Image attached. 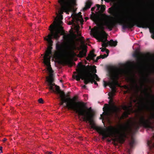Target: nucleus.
Masks as SVG:
<instances>
[{"mask_svg":"<svg viewBox=\"0 0 154 154\" xmlns=\"http://www.w3.org/2000/svg\"><path fill=\"white\" fill-rule=\"evenodd\" d=\"M60 6L55 5L57 10L56 12L57 17L54 18L53 24L49 27L50 33L44 38L47 41L48 46L44 56L43 63L46 66L47 70L49 72V76L46 77L48 82V86L51 92L56 94L60 99V105L62 107H67V94L61 91L59 87L53 83V78L54 72L50 64V55L52 54V46L53 43L52 39L58 40L61 35H63V41L60 42H58L56 44V51L54 55L59 60L60 63L63 65H67V34L65 33L62 27L63 19L62 14L63 12L67 14V0H58Z\"/></svg>","mask_w":154,"mask_h":154,"instance_id":"nucleus-1","label":"nucleus"},{"mask_svg":"<svg viewBox=\"0 0 154 154\" xmlns=\"http://www.w3.org/2000/svg\"><path fill=\"white\" fill-rule=\"evenodd\" d=\"M69 92H68V94ZM75 98L72 100L70 103L69 101L70 98L68 95V110L70 108L77 113L79 117H81L83 121L88 122L90 123L91 128L96 130L103 136L102 139H104L108 137H112L116 134H125V132L127 130L128 128L131 129L130 124L128 123L127 126H121V131L119 130L117 128L113 126H109L106 128V130L103 129L102 128L97 126L93 122L94 115L92 113V109L91 107L85 109V104L82 102H76Z\"/></svg>","mask_w":154,"mask_h":154,"instance_id":"nucleus-2","label":"nucleus"},{"mask_svg":"<svg viewBox=\"0 0 154 154\" xmlns=\"http://www.w3.org/2000/svg\"><path fill=\"white\" fill-rule=\"evenodd\" d=\"M139 14L134 13L127 16L125 18L128 22L127 23L123 22L122 19H119L116 21H112L109 19V16H106L103 19V25L111 31L112 29L117 26L118 23L122 24L123 29H131L136 26L139 28H149L150 32L152 33L151 37L154 39V23L152 20L147 18L146 20H142Z\"/></svg>","mask_w":154,"mask_h":154,"instance_id":"nucleus-3","label":"nucleus"},{"mask_svg":"<svg viewBox=\"0 0 154 154\" xmlns=\"http://www.w3.org/2000/svg\"><path fill=\"white\" fill-rule=\"evenodd\" d=\"M76 0H68V14L69 12L71 13L70 17L72 18V22H68V25L72 24L73 27L71 26V29L68 32V66H72L75 65L74 63L70 62L69 56L70 53H74V51L76 49V42L77 35L75 33L73 30H75L78 35H81V33L79 32V29L74 23V21L77 17V14L75 13L76 9L75 6L76 5Z\"/></svg>","mask_w":154,"mask_h":154,"instance_id":"nucleus-4","label":"nucleus"},{"mask_svg":"<svg viewBox=\"0 0 154 154\" xmlns=\"http://www.w3.org/2000/svg\"><path fill=\"white\" fill-rule=\"evenodd\" d=\"M109 73L111 82L109 83V86L111 88L112 92L109 93V98L115 95L116 92V85L119 84L118 82L120 77L125 76L126 74V70L121 69L112 68L109 71Z\"/></svg>","mask_w":154,"mask_h":154,"instance_id":"nucleus-5","label":"nucleus"},{"mask_svg":"<svg viewBox=\"0 0 154 154\" xmlns=\"http://www.w3.org/2000/svg\"><path fill=\"white\" fill-rule=\"evenodd\" d=\"M78 66L79 68L77 70V74L74 76L77 81H79L81 79L82 80H84V83L85 85L89 83L91 84L94 83L95 85H98V84L95 81V79L97 81H99L100 79L99 78L96 74H93L90 73L91 68H89L88 72H86L82 69V65L81 64L79 63Z\"/></svg>","mask_w":154,"mask_h":154,"instance_id":"nucleus-6","label":"nucleus"},{"mask_svg":"<svg viewBox=\"0 0 154 154\" xmlns=\"http://www.w3.org/2000/svg\"><path fill=\"white\" fill-rule=\"evenodd\" d=\"M147 89H146L144 91L146 94L147 96H150L153 100V101L151 103L152 109H154V95H150L147 92ZM153 120V122L154 123V113L152 114L151 116L149 119H146L143 115L141 116L139 118V122H135L134 124V131L136 132L137 131L141 126L146 128L151 129L152 130L154 129V126L152 125V123L151 120Z\"/></svg>","mask_w":154,"mask_h":154,"instance_id":"nucleus-7","label":"nucleus"},{"mask_svg":"<svg viewBox=\"0 0 154 154\" xmlns=\"http://www.w3.org/2000/svg\"><path fill=\"white\" fill-rule=\"evenodd\" d=\"M133 56L137 58L138 66L141 70L140 72L142 75L140 88H142L144 83L148 80L147 76L145 75L144 71L145 67L143 64V61L146 56L144 55L140 56L139 55L138 53L137 52L134 54Z\"/></svg>","mask_w":154,"mask_h":154,"instance_id":"nucleus-8","label":"nucleus"},{"mask_svg":"<svg viewBox=\"0 0 154 154\" xmlns=\"http://www.w3.org/2000/svg\"><path fill=\"white\" fill-rule=\"evenodd\" d=\"M100 28L101 31L97 33L96 38L98 40L99 42H103L104 39L106 40V34L104 31L105 28L103 26H100Z\"/></svg>","mask_w":154,"mask_h":154,"instance_id":"nucleus-9","label":"nucleus"},{"mask_svg":"<svg viewBox=\"0 0 154 154\" xmlns=\"http://www.w3.org/2000/svg\"><path fill=\"white\" fill-rule=\"evenodd\" d=\"M102 42V47H106L108 45H110L111 46H116L117 45V42L116 41H113L112 39L110 41H108L107 40V37H106V40L104 39L103 42Z\"/></svg>","mask_w":154,"mask_h":154,"instance_id":"nucleus-10","label":"nucleus"},{"mask_svg":"<svg viewBox=\"0 0 154 154\" xmlns=\"http://www.w3.org/2000/svg\"><path fill=\"white\" fill-rule=\"evenodd\" d=\"M108 12L112 16L116 17H118L119 16L118 8L115 6L112 7L109 9Z\"/></svg>","mask_w":154,"mask_h":154,"instance_id":"nucleus-11","label":"nucleus"},{"mask_svg":"<svg viewBox=\"0 0 154 154\" xmlns=\"http://www.w3.org/2000/svg\"><path fill=\"white\" fill-rule=\"evenodd\" d=\"M96 55L94 54L93 52L91 51L89 54L88 55V56L86 57V59L90 61L91 60H93L95 62H97L98 60L101 58L100 55L98 56L97 57L96 60L94 59V58L96 56Z\"/></svg>","mask_w":154,"mask_h":154,"instance_id":"nucleus-12","label":"nucleus"},{"mask_svg":"<svg viewBox=\"0 0 154 154\" xmlns=\"http://www.w3.org/2000/svg\"><path fill=\"white\" fill-rule=\"evenodd\" d=\"M87 51V47L85 46L83 48L82 50L79 52L77 55V57L80 58H82L86 56Z\"/></svg>","mask_w":154,"mask_h":154,"instance_id":"nucleus-13","label":"nucleus"},{"mask_svg":"<svg viewBox=\"0 0 154 154\" xmlns=\"http://www.w3.org/2000/svg\"><path fill=\"white\" fill-rule=\"evenodd\" d=\"M111 110L112 113L117 114L119 111V109L116 106H114L111 108Z\"/></svg>","mask_w":154,"mask_h":154,"instance_id":"nucleus-14","label":"nucleus"},{"mask_svg":"<svg viewBox=\"0 0 154 154\" xmlns=\"http://www.w3.org/2000/svg\"><path fill=\"white\" fill-rule=\"evenodd\" d=\"M147 144L149 148L151 149H154V142H153L152 140H148Z\"/></svg>","mask_w":154,"mask_h":154,"instance_id":"nucleus-15","label":"nucleus"},{"mask_svg":"<svg viewBox=\"0 0 154 154\" xmlns=\"http://www.w3.org/2000/svg\"><path fill=\"white\" fill-rule=\"evenodd\" d=\"M91 4L92 3L91 2L89 1L87 2L85 5V7L83 8L84 11H85L89 8L91 7Z\"/></svg>","mask_w":154,"mask_h":154,"instance_id":"nucleus-16","label":"nucleus"},{"mask_svg":"<svg viewBox=\"0 0 154 154\" xmlns=\"http://www.w3.org/2000/svg\"><path fill=\"white\" fill-rule=\"evenodd\" d=\"M135 143L134 139L133 137H132L131 139V141L129 143V145L131 149L133 148L134 145Z\"/></svg>","mask_w":154,"mask_h":154,"instance_id":"nucleus-17","label":"nucleus"},{"mask_svg":"<svg viewBox=\"0 0 154 154\" xmlns=\"http://www.w3.org/2000/svg\"><path fill=\"white\" fill-rule=\"evenodd\" d=\"M128 113L127 112H125L122 114V115L121 117V119H124L125 118L128 117Z\"/></svg>","mask_w":154,"mask_h":154,"instance_id":"nucleus-18","label":"nucleus"},{"mask_svg":"<svg viewBox=\"0 0 154 154\" xmlns=\"http://www.w3.org/2000/svg\"><path fill=\"white\" fill-rule=\"evenodd\" d=\"M134 88L137 90H138L140 88V87L138 85L136 82L135 81H134Z\"/></svg>","mask_w":154,"mask_h":154,"instance_id":"nucleus-19","label":"nucleus"},{"mask_svg":"<svg viewBox=\"0 0 154 154\" xmlns=\"http://www.w3.org/2000/svg\"><path fill=\"white\" fill-rule=\"evenodd\" d=\"M142 107L147 109H150V108L147 104H145L143 103H142Z\"/></svg>","mask_w":154,"mask_h":154,"instance_id":"nucleus-20","label":"nucleus"},{"mask_svg":"<svg viewBox=\"0 0 154 154\" xmlns=\"http://www.w3.org/2000/svg\"><path fill=\"white\" fill-rule=\"evenodd\" d=\"M106 6L104 5H102L100 8V10L102 12H103L105 10Z\"/></svg>","mask_w":154,"mask_h":154,"instance_id":"nucleus-21","label":"nucleus"},{"mask_svg":"<svg viewBox=\"0 0 154 154\" xmlns=\"http://www.w3.org/2000/svg\"><path fill=\"white\" fill-rule=\"evenodd\" d=\"M103 82H104V87H106V86H107V85H109V83L110 82H109L108 83H107L105 81H103Z\"/></svg>","mask_w":154,"mask_h":154,"instance_id":"nucleus-22","label":"nucleus"},{"mask_svg":"<svg viewBox=\"0 0 154 154\" xmlns=\"http://www.w3.org/2000/svg\"><path fill=\"white\" fill-rule=\"evenodd\" d=\"M38 101L39 103H43V100L41 98H40L38 100Z\"/></svg>","mask_w":154,"mask_h":154,"instance_id":"nucleus-23","label":"nucleus"},{"mask_svg":"<svg viewBox=\"0 0 154 154\" xmlns=\"http://www.w3.org/2000/svg\"><path fill=\"white\" fill-rule=\"evenodd\" d=\"M100 56L102 59H104L108 56V55H106V54H104L103 55H100Z\"/></svg>","mask_w":154,"mask_h":154,"instance_id":"nucleus-24","label":"nucleus"},{"mask_svg":"<svg viewBox=\"0 0 154 154\" xmlns=\"http://www.w3.org/2000/svg\"><path fill=\"white\" fill-rule=\"evenodd\" d=\"M104 48H100V49H101V51L103 52H105L106 50V47H103Z\"/></svg>","mask_w":154,"mask_h":154,"instance_id":"nucleus-25","label":"nucleus"},{"mask_svg":"<svg viewBox=\"0 0 154 154\" xmlns=\"http://www.w3.org/2000/svg\"><path fill=\"white\" fill-rule=\"evenodd\" d=\"M91 18L95 21H96L97 20V18L94 16L91 17Z\"/></svg>","mask_w":154,"mask_h":154,"instance_id":"nucleus-26","label":"nucleus"},{"mask_svg":"<svg viewBox=\"0 0 154 154\" xmlns=\"http://www.w3.org/2000/svg\"><path fill=\"white\" fill-rule=\"evenodd\" d=\"M123 108L124 110H127L128 109V106H124L123 107Z\"/></svg>","mask_w":154,"mask_h":154,"instance_id":"nucleus-27","label":"nucleus"},{"mask_svg":"<svg viewBox=\"0 0 154 154\" xmlns=\"http://www.w3.org/2000/svg\"><path fill=\"white\" fill-rule=\"evenodd\" d=\"M121 142L123 143L125 141V140L123 137L121 138Z\"/></svg>","mask_w":154,"mask_h":154,"instance_id":"nucleus-28","label":"nucleus"},{"mask_svg":"<svg viewBox=\"0 0 154 154\" xmlns=\"http://www.w3.org/2000/svg\"><path fill=\"white\" fill-rule=\"evenodd\" d=\"M105 51L106 52L107 54H106V55H108H108H109V50L108 49H106V50Z\"/></svg>","mask_w":154,"mask_h":154,"instance_id":"nucleus-29","label":"nucleus"},{"mask_svg":"<svg viewBox=\"0 0 154 154\" xmlns=\"http://www.w3.org/2000/svg\"><path fill=\"white\" fill-rule=\"evenodd\" d=\"M97 7V10H98V9H99V8H100V5H99V4H97L96 5Z\"/></svg>","mask_w":154,"mask_h":154,"instance_id":"nucleus-30","label":"nucleus"},{"mask_svg":"<svg viewBox=\"0 0 154 154\" xmlns=\"http://www.w3.org/2000/svg\"><path fill=\"white\" fill-rule=\"evenodd\" d=\"M81 12H79L78 14V15H79V16H80V17L81 18L82 17V16L81 15Z\"/></svg>","mask_w":154,"mask_h":154,"instance_id":"nucleus-31","label":"nucleus"},{"mask_svg":"<svg viewBox=\"0 0 154 154\" xmlns=\"http://www.w3.org/2000/svg\"><path fill=\"white\" fill-rule=\"evenodd\" d=\"M2 147L0 146V153H1V152H2Z\"/></svg>","mask_w":154,"mask_h":154,"instance_id":"nucleus-32","label":"nucleus"},{"mask_svg":"<svg viewBox=\"0 0 154 154\" xmlns=\"http://www.w3.org/2000/svg\"><path fill=\"white\" fill-rule=\"evenodd\" d=\"M46 153H48V154H51L53 153V152L51 151L50 152H48V151L47 152H46Z\"/></svg>","mask_w":154,"mask_h":154,"instance_id":"nucleus-33","label":"nucleus"},{"mask_svg":"<svg viewBox=\"0 0 154 154\" xmlns=\"http://www.w3.org/2000/svg\"><path fill=\"white\" fill-rule=\"evenodd\" d=\"M103 110L104 112L106 109H108L107 107H106V108H105V107H104L103 108Z\"/></svg>","mask_w":154,"mask_h":154,"instance_id":"nucleus-34","label":"nucleus"},{"mask_svg":"<svg viewBox=\"0 0 154 154\" xmlns=\"http://www.w3.org/2000/svg\"><path fill=\"white\" fill-rule=\"evenodd\" d=\"M7 140V139L6 138H4L2 140V141L3 142H5V141H6V140Z\"/></svg>","mask_w":154,"mask_h":154,"instance_id":"nucleus-35","label":"nucleus"},{"mask_svg":"<svg viewBox=\"0 0 154 154\" xmlns=\"http://www.w3.org/2000/svg\"><path fill=\"white\" fill-rule=\"evenodd\" d=\"M93 72L94 73H96L97 72L96 69H94L93 71Z\"/></svg>","mask_w":154,"mask_h":154,"instance_id":"nucleus-36","label":"nucleus"},{"mask_svg":"<svg viewBox=\"0 0 154 154\" xmlns=\"http://www.w3.org/2000/svg\"><path fill=\"white\" fill-rule=\"evenodd\" d=\"M95 7H93V8H91V10L92 11H94V9H95Z\"/></svg>","mask_w":154,"mask_h":154,"instance_id":"nucleus-37","label":"nucleus"},{"mask_svg":"<svg viewBox=\"0 0 154 154\" xmlns=\"http://www.w3.org/2000/svg\"><path fill=\"white\" fill-rule=\"evenodd\" d=\"M82 87L84 88H86V86L85 85L83 86Z\"/></svg>","mask_w":154,"mask_h":154,"instance_id":"nucleus-38","label":"nucleus"},{"mask_svg":"<svg viewBox=\"0 0 154 154\" xmlns=\"http://www.w3.org/2000/svg\"><path fill=\"white\" fill-rule=\"evenodd\" d=\"M100 116H101V118L102 119H103V116L102 114H101L100 115Z\"/></svg>","mask_w":154,"mask_h":154,"instance_id":"nucleus-39","label":"nucleus"},{"mask_svg":"<svg viewBox=\"0 0 154 154\" xmlns=\"http://www.w3.org/2000/svg\"><path fill=\"white\" fill-rule=\"evenodd\" d=\"M153 138H154V134H153V135L152 136V139H153Z\"/></svg>","mask_w":154,"mask_h":154,"instance_id":"nucleus-40","label":"nucleus"},{"mask_svg":"<svg viewBox=\"0 0 154 154\" xmlns=\"http://www.w3.org/2000/svg\"><path fill=\"white\" fill-rule=\"evenodd\" d=\"M81 38H84V37L82 36L81 37Z\"/></svg>","mask_w":154,"mask_h":154,"instance_id":"nucleus-41","label":"nucleus"},{"mask_svg":"<svg viewBox=\"0 0 154 154\" xmlns=\"http://www.w3.org/2000/svg\"><path fill=\"white\" fill-rule=\"evenodd\" d=\"M105 105H106V106H108V104H105Z\"/></svg>","mask_w":154,"mask_h":154,"instance_id":"nucleus-42","label":"nucleus"},{"mask_svg":"<svg viewBox=\"0 0 154 154\" xmlns=\"http://www.w3.org/2000/svg\"><path fill=\"white\" fill-rule=\"evenodd\" d=\"M103 2V0H101Z\"/></svg>","mask_w":154,"mask_h":154,"instance_id":"nucleus-43","label":"nucleus"},{"mask_svg":"<svg viewBox=\"0 0 154 154\" xmlns=\"http://www.w3.org/2000/svg\"><path fill=\"white\" fill-rule=\"evenodd\" d=\"M129 154H130V153L129 152Z\"/></svg>","mask_w":154,"mask_h":154,"instance_id":"nucleus-44","label":"nucleus"}]
</instances>
